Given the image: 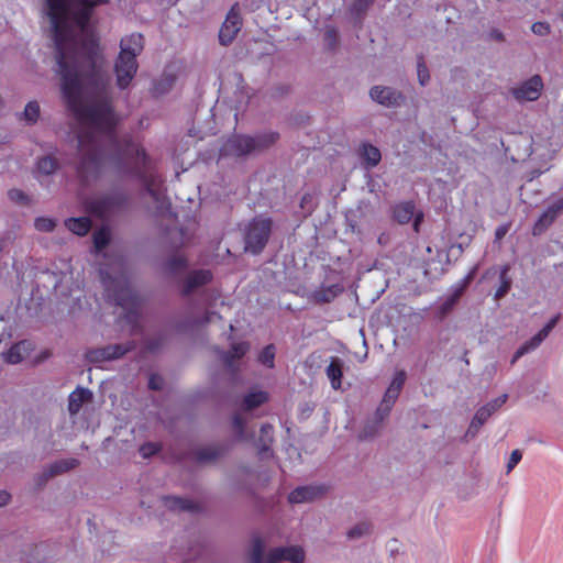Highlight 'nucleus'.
<instances>
[{"label":"nucleus","instance_id":"obj_1","mask_svg":"<svg viewBox=\"0 0 563 563\" xmlns=\"http://www.w3.org/2000/svg\"><path fill=\"white\" fill-rule=\"evenodd\" d=\"M109 0H45L46 14L56 51L57 71L62 77V91L69 103L81 96L85 80L88 96L77 109L82 128L77 134L79 161L76 173L82 186H88L101 173L103 142L110 147V162L119 172H128L130 165L140 170L145 191L154 200H159L155 188L158 180L150 169V157L145 150L131 136H120L117 128L122 117L115 110L114 90L111 76L106 69L104 58L96 47H79L73 35L70 23L85 29L98 5Z\"/></svg>","mask_w":563,"mask_h":563},{"label":"nucleus","instance_id":"obj_2","mask_svg":"<svg viewBox=\"0 0 563 563\" xmlns=\"http://www.w3.org/2000/svg\"><path fill=\"white\" fill-rule=\"evenodd\" d=\"M100 275L109 301L124 310L123 319L131 325L133 332H141L142 300L140 296L125 279L114 278L103 271L100 272Z\"/></svg>","mask_w":563,"mask_h":563},{"label":"nucleus","instance_id":"obj_3","mask_svg":"<svg viewBox=\"0 0 563 563\" xmlns=\"http://www.w3.org/2000/svg\"><path fill=\"white\" fill-rule=\"evenodd\" d=\"M87 209L99 219L120 212L128 205V196L119 189L99 194L87 201Z\"/></svg>","mask_w":563,"mask_h":563},{"label":"nucleus","instance_id":"obj_4","mask_svg":"<svg viewBox=\"0 0 563 563\" xmlns=\"http://www.w3.org/2000/svg\"><path fill=\"white\" fill-rule=\"evenodd\" d=\"M272 227L273 221L269 217L264 214L254 217L245 229V251L254 255L260 254L271 238Z\"/></svg>","mask_w":563,"mask_h":563},{"label":"nucleus","instance_id":"obj_5","mask_svg":"<svg viewBox=\"0 0 563 563\" xmlns=\"http://www.w3.org/2000/svg\"><path fill=\"white\" fill-rule=\"evenodd\" d=\"M135 347L136 343L133 340L126 341L125 343L91 347L85 352V360L91 364L114 361L123 357Z\"/></svg>","mask_w":563,"mask_h":563},{"label":"nucleus","instance_id":"obj_6","mask_svg":"<svg viewBox=\"0 0 563 563\" xmlns=\"http://www.w3.org/2000/svg\"><path fill=\"white\" fill-rule=\"evenodd\" d=\"M508 395L503 394L501 396L497 397L496 399H493L492 401L485 404L481 408L477 409L475 412L468 429L465 433V440L468 441L470 439H474L481 428L485 424V422L499 409L503 407V405L507 401Z\"/></svg>","mask_w":563,"mask_h":563},{"label":"nucleus","instance_id":"obj_7","mask_svg":"<svg viewBox=\"0 0 563 563\" xmlns=\"http://www.w3.org/2000/svg\"><path fill=\"white\" fill-rule=\"evenodd\" d=\"M139 64L136 58L119 53L114 63V74L119 89H126L136 75Z\"/></svg>","mask_w":563,"mask_h":563},{"label":"nucleus","instance_id":"obj_8","mask_svg":"<svg viewBox=\"0 0 563 563\" xmlns=\"http://www.w3.org/2000/svg\"><path fill=\"white\" fill-rule=\"evenodd\" d=\"M543 81L540 75H533L517 87L509 89V93L518 102L536 101L541 96Z\"/></svg>","mask_w":563,"mask_h":563},{"label":"nucleus","instance_id":"obj_9","mask_svg":"<svg viewBox=\"0 0 563 563\" xmlns=\"http://www.w3.org/2000/svg\"><path fill=\"white\" fill-rule=\"evenodd\" d=\"M255 152L252 136L234 134L221 147L222 156L245 157Z\"/></svg>","mask_w":563,"mask_h":563},{"label":"nucleus","instance_id":"obj_10","mask_svg":"<svg viewBox=\"0 0 563 563\" xmlns=\"http://www.w3.org/2000/svg\"><path fill=\"white\" fill-rule=\"evenodd\" d=\"M369 97L373 101L386 108H398L406 101V97L401 91L388 86L372 87Z\"/></svg>","mask_w":563,"mask_h":563},{"label":"nucleus","instance_id":"obj_11","mask_svg":"<svg viewBox=\"0 0 563 563\" xmlns=\"http://www.w3.org/2000/svg\"><path fill=\"white\" fill-rule=\"evenodd\" d=\"M475 272L476 267H474L464 278H462L461 280L451 286L450 294L445 297L444 301L441 303L439 308V313L441 318H444L453 310V308L464 294L465 289L472 283L475 276Z\"/></svg>","mask_w":563,"mask_h":563},{"label":"nucleus","instance_id":"obj_12","mask_svg":"<svg viewBox=\"0 0 563 563\" xmlns=\"http://www.w3.org/2000/svg\"><path fill=\"white\" fill-rule=\"evenodd\" d=\"M238 3H235L229 11L224 22L219 31V42L221 45L227 46L231 44L236 37L242 26V18L236 11Z\"/></svg>","mask_w":563,"mask_h":563},{"label":"nucleus","instance_id":"obj_13","mask_svg":"<svg viewBox=\"0 0 563 563\" xmlns=\"http://www.w3.org/2000/svg\"><path fill=\"white\" fill-rule=\"evenodd\" d=\"M327 492L328 487L322 484L298 486L289 493L288 501L290 504L312 503L322 498Z\"/></svg>","mask_w":563,"mask_h":563},{"label":"nucleus","instance_id":"obj_14","mask_svg":"<svg viewBox=\"0 0 563 563\" xmlns=\"http://www.w3.org/2000/svg\"><path fill=\"white\" fill-rule=\"evenodd\" d=\"M288 561L290 563H303L305 552L300 547H277L272 549L266 555V563H280Z\"/></svg>","mask_w":563,"mask_h":563},{"label":"nucleus","instance_id":"obj_15","mask_svg":"<svg viewBox=\"0 0 563 563\" xmlns=\"http://www.w3.org/2000/svg\"><path fill=\"white\" fill-rule=\"evenodd\" d=\"M212 277V273L209 269L192 271L185 280L181 295L184 297L190 296L195 289L209 284Z\"/></svg>","mask_w":563,"mask_h":563},{"label":"nucleus","instance_id":"obj_16","mask_svg":"<svg viewBox=\"0 0 563 563\" xmlns=\"http://www.w3.org/2000/svg\"><path fill=\"white\" fill-rule=\"evenodd\" d=\"M407 374L404 369L397 371L390 385L384 394L382 401H384L385 408H393L399 394L405 385Z\"/></svg>","mask_w":563,"mask_h":563},{"label":"nucleus","instance_id":"obj_17","mask_svg":"<svg viewBox=\"0 0 563 563\" xmlns=\"http://www.w3.org/2000/svg\"><path fill=\"white\" fill-rule=\"evenodd\" d=\"M229 451L227 444L208 445L196 449L192 452L194 460L198 463H209L219 460Z\"/></svg>","mask_w":563,"mask_h":563},{"label":"nucleus","instance_id":"obj_18","mask_svg":"<svg viewBox=\"0 0 563 563\" xmlns=\"http://www.w3.org/2000/svg\"><path fill=\"white\" fill-rule=\"evenodd\" d=\"M274 443V427L271 423L262 424L260 435L255 442L258 449V455L264 459L273 456L272 445Z\"/></svg>","mask_w":563,"mask_h":563},{"label":"nucleus","instance_id":"obj_19","mask_svg":"<svg viewBox=\"0 0 563 563\" xmlns=\"http://www.w3.org/2000/svg\"><path fill=\"white\" fill-rule=\"evenodd\" d=\"M144 48V37L141 33H132L120 41V52L136 58Z\"/></svg>","mask_w":563,"mask_h":563},{"label":"nucleus","instance_id":"obj_20","mask_svg":"<svg viewBox=\"0 0 563 563\" xmlns=\"http://www.w3.org/2000/svg\"><path fill=\"white\" fill-rule=\"evenodd\" d=\"M358 155L366 169L374 168L379 164L382 159V153L379 148L371 143H363Z\"/></svg>","mask_w":563,"mask_h":563},{"label":"nucleus","instance_id":"obj_21","mask_svg":"<svg viewBox=\"0 0 563 563\" xmlns=\"http://www.w3.org/2000/svg\"><path fill=\"white\" fill-rule=\"evenodd\" d=\"M163 503L166 508L169 510H178V511H189L196 512L199 510V505L194 503L190 499L181 498L177 496H165L163 497Z\"/></svg>","mask_w":563,"mask_h":563},{"label":"nucleus","instance_id":"obj_22","mask_svg":"<svg viewBox=\"0 0 563 563\" xmlns=\"http://www.w3.org/2000/svg\"><path fill=\"white\" fill-rule=\"evenodd\" d=\"M31 342L22 340L13 344L7 353H4V360L10 364H18L24 360V357L31 351Z\"/></svg>","mask_w":563,"mask_h":563},{"label":"nucleus","instance_id":"obj_23","mask_svg":"<svg viewBox=\"0 0 563 563\" xmlns=\"http://www.w3.org/2000/svg\"><path fill=\"white\" fill-rule=\"evenodd\" d=\"M92 393L88 388L78 387L74 390L68 398V411L76 415L81 409L82 405L90 400Z\"/></svg>","mask_w":563,"mask_h":563},{"label":"nucleus","instance_id":"obj_24","mask_svg":"<svg viewBox=\"0 0 563 563\" xmlns=\"http://www.w3.org/2000/svg\"><path fill=\"white\" fill-rule=\"evenodd\" d=\"M416 206L412 201H405L394 207L393 218L400 224H407L415 217Z\"/></svg>","mask_w":563,"mask_h":563},{"label":"nucleus","instance_id":"obj_25","mask_svg":"<svg viewBox=\"0 0 563 563\" xmlns=\"http://www.w3.org/2000/svg\"><path fill=\"white\" fill-rule=\"evenodd\" d=\"M325 372L332 388L335 390L339 389L341 387L343 376V361L339 357H332Z\"/></svg>","mask_w":563,"mask_h":563},{"label":"nucleus","instance_id":"obj_26","mask_svg":"<svg viewBox=\"0 0 563 563\" xmlns=\"http://www.w3.org/2000/svg\"><path fill=\"white\" fill-rule=\"evenodd\" d=\"M279 139V133L276 131H265L252 136L255 152L264 151L274 145Z\"/></svg>","mask_w":563,"mask_h":563},{"label":"nucleus","instance_id":"obj_27","mask_svg":"<svg viewBox=\"0 0 563 563\" xmlns=\"http://www.w3.org/2000/svg\"><path fill=\"white\" fill-rule=\"evenodd\" d=\"M65 227L78 236H85L91 228V221L86 217L68 218L65 220Z\"/></svg>","mask_w":563,"mask_h":563},{"label":"nucleus","instance_id":"obj_28","mask_svg":"<svg viewBox=\"0 0 563 563\" xmlns=\"http://www.w3.org/2000/svg\"><path fill=\"white\" fill-rule=\"evenodd\" d=\"M79 465V461L77 459H63L58 460L48 466H46L49 471V475L53 477L67 473Z\"/></svg>","mask_w":563,"mask_h":563},{"label":"nucleus","instance_id":"obj_29","mask_svg":"<svg viewBox=\"0 0 563 563\" xmlns=\"http://www.w3.org/2000/svg\"><path fill=\"white\" fill-rule=\"evenodd\" d=\"M509 271H510L509 264H505L500 267V271H499L500 285L494 295L496 300L504 298L511 288L512 280L509 277Z\"/></svg>","mask_w":563,"mask_h":563},{"label":"nucleus","instance_id":"obj_30","mask_svg":"<svg viewBox=\"0 0 563 563\" xmlns=\"http://www.w3.org/2000/svg\"><path fill=\"white\" fill-rule=\"evenodd\" d=\"M168 334L166 331H159L153 336L145 339L144 347L148 353H157L167 343Z\"/></svg>","mask_w":563,"mask_h":563},{"label":"nucleus","instance_id":"obj_31","mask_svg":"<svg viewBox=\"0 0 563 563\" xmlns=\"http://www.w3.org/2000/svg\"><path fill=\"white\" fill-rule=\"evenodd\" d=\"M232 427L235 432V439L238 441H252L254 439V432H249L245 428V420L239 413L234 415L232 420Z\"/></svg>","mask_w":563,"mask_h":563},{"label":"nucleus","instance_id":"obj_32","mask_svg":"<svg viewBox=\"0 0 563 563\" xmlns=\"http://www.w3.org/2000/svg\"><path fill=\"white\" fill-rule=\"evenodd\" d=\"M556 220V217L555 214L553 213H550V210L547 208V210H544L542 212V214L538 218V220L536 221L533 228H532V234L534 236L537 235H541L542 233H544L548 228Z\"/></svg>","mask_w":563,"mask_h":563},{"label":"nucleus","instance_id":"obj_33","mask_svg":"<svg viewBox=\"0 0 563 563\" xmlns=\"http://www.w3.org/2000/svg\"><path fill=\"white\" fill-rule=\"evenodd\" d=\"M40 104L37 101H29L24 108V111L21 113L20 119L25 121L26 124L33 125L37 122L40 118Z\"/></svg>","mask_w":563,"mask_h":563},{"label":"nucleus","instance_id":"obj_34","mask_svg":"<svg viewBox=\"0 0 563 563\" xmlns=\"http://www.w3.org/2000/svg\"><path fill=\"white\" fill-rule=\"evenodd\" d=\"M268 399L267 393L265 391H255L247 394L243 399V408L244 410H252L262 404L266 402Z\"/></svg>","mask_w":563,"mask_h":563},{"label":"nucleus","instance_id":"obj_35","mask_svg":"<svg viewBox=\"0 0 563 563\" xmlns=\"http://www.w3.org/2000/svg\"><path fill=\"white\" fill-rule=\"evenodd\" d=\"M37 170L43 175H52L58 168V162L51 155L41 157L36 164Z\"/></svg>","mask_w":563,"mask_h":563},{"label":"nucleus","instance_id":"obj_36","mask_svg":"<svg viewBox=\"0 0 563 563\" xmlns=\"http://www.w3.org/2000/svg\"><path fill=\"white\" fill-rule=\"evenodd\" d=\"M373 3L374 0H354L350 7V13L357 22H361Z\"/></svg>","mask_w":563,"mask_h":563},{"label":"nucleus","instance_id":"obj_37","mask_svg":"<svg viewBox=\"0 0 563 563\" xmlns=\"http://www.w3.org/2000/svg\"><path fill=\"white\" fill-rule=\"evenodd\" d=\"M250 560L251 563H266V558L264 559V544L260 537H254L252 540Z\"/></svg>","mask_w":563,"mask_h":563},{"label":"nucleus","instance_id":"obj_38","mask_svg":"<svg viewBox=\"0 0 563 563\" xmlns=\"http://www.w3.org/2000/svg\"><path fill=\"white\" fill-rule=\"evenodd\" d=\"M275 354L276 349L274 344L266 345L258 355V362L267 368H274L275 366Z\"/></svg>","mask_w":563,"mask_h":563},{"label":"nucleus","instance_id":"obj_39","mask_svg":"<svg viewBox=\"0 0 563 563\" xmlns=\"http://www.w3.org/2000/svg\"><path fill=\"white\" fill-rule=\"evenodd\" d=\"M187 260L184 256H172L165 262V269L170 275H176L179 271L186 268Z\"/></svg>","mask_w":563,"mask_h":563},{"label":"nucleus","instance_id":"obj_40","mask_svg":"<svg viewBox=\"0 0 563 563\" xmlns=\"http://www.w3.org/2000/svg\"><path fill=\"white\" fill-rule=\"evenodd\" d=\"M372 526L367 522H360L352 527L347 532L346 537L350 540L361 539L371 533Z\"/></svg>","mask_w":563,"mask_h":563},{"label":"nucleus","instance_id":"obj_41","mask_svg":"<svg viewBox=\"0 0 563 563\" xmlns=\"http://www.w3.org/2000/svg\"><path fill=\"white\" fill-rule=\"evenodd\" d=\"M57 221L54 218L48 217H37L34 220V228L38 232H52L56 228Z\"/></svg>","mask_w":563,"mask_h":563},{"label":"nucleus","instance_id":"obj_42","mask_svg":"<svg viewBox=\"0 0 563 563\" xmlns=\"http://www.w3.org/2000/svg\"><path fill=\"white\" fill-rule=\"evenodd\" d=\"M324 43L328 51H335L339 46L340 38H339V32L333 26H328L324 32Z\"/></svg>","mask_w":563,"mask_h":563},{"label":"nucleus","instance_id":"obj_43","mask_svg":"<svg viewBox=\"0 0 563 563\" xmlns=\"http://www.w3.org/2000/svg\"><path fill=\"white\" fill-rule=\"evenodd\" d=\"M163 449L161 443L157 442H145L139 448V453L143 459H151L156 455Z\"/></svg>","mask_w":563,"mask_h":563},{"label":"nucleus","instance_id":"obj_44","mask_svg":"<svg viewBox=\"0 0 563 563\" xmlns=\"http://www.w3.org/2000/svg\"><path fill=\"white\" fill-rule=\"evenodd\" d=\"M417 76L418 82L424 87L430 81L429 69L426 65L423 56H418L417 58Z\"/></svg>","mask_w":563,"mask_h":563},{"label":"nucleus","instance_id":"obj_45","mask_svg":"<svg viewBox=\"0 0 563 563\" xmlns=\"http://www.w3.org/2000/svg\"><path fill=\"white\" fill-rule=\"evenodd\" d=\"M544 340L537 333L518 347V354H528L538 349Z\"/></svg>","mask_w":563,"mask_h":563},{"label":"nucleus","instance_id":"obj_46","mask_svg":"<svg viewBox=\"0 0 563 563\" xmlns=\"http://www.w3.org/2000/svg\"><path fill=\"white\" fill-rule=\"evenodd\" d=\"M544 340L537 333L518 347V354H528L538 349Z\"/></svg>","mask_w":563,"mask_h":563},{"label":"nucleus","instance_id":"obj_47","mask_svg":"<svg viewBox=\"0 0 563 563\" xmlns=\"http://www.w3.org/2000/svg\"><path fill=\"white\" fill-rule=\"evenodd\" d=\"M195 327H196L195 319L191 317H188L181 321H176L174 323V329L179 333L187 332V331L194 329Z\"/></svg>","mask_w":563,"mask_h":563},{"label":"nucleus","instance_id":"obj_48","mask_svg":"<svg viewBox=\"0 0 563 563\" xmlns=\"http://www.w3.org/2000/svg\"><path fill=\"white\" fill-rule=\"evenodd\" d=\"M561 319V314L558 313L556 316L552 317L548 323L538 332L539 336L545 340L550 332L554 329L559 320Z\"/></svg>","mask_w":563,"mask_h":563},{"label":"nucleus","instance_id":"obj_49","mask_svg":"<svg viewBox=\"0 0 563 563\" xmlns=\"http://www.w3.org/2000/svg\"><path fill=\"white\" fill-rule=\"evenodd\" d=\"M561 319V314L558 313L556 316L552 317L548 323L538 332L539 336L545 340L550 332L554 329L559 320Z\"/></svg>","mask_w":563,"mask_h":563},{"label":"nucleus","instance_id":"obj_50","mask_svg":"<svg viewBox=\"0 0 563 563\" xmlns=\"http://www.w3.org/2000/svg\"><path fill=\"white\" fill-rule=\"evenodd\" d=\"M561 319V314L558 313L556 316L552 317L548 323L538 332L539 336L545 340L550 332L554 329L559 320Z\"/></svg>","mask_w":563,"mask_h":563},{"label":"nucleus","instance_id":"obj_51","mask_svg":"<svg viewBox=\"0 0 563 563\" xmlns=\"http://www.w3.org/2000/svg\"><path fill=\"white\" fill-rule=\"evenodd\" d=\"M53 476L49 475V471L47 467H44L43 471L35 475L34 483L37 489L43 488L46 483L52 479Z\"/></svg>","mask_w":563,"mask_h":563},{"label":"nucleus","instance_id":"obj_52","mask_svg":"<svg viewBox=\"0 0 563 563\" xmlns=\"http://www.w3.org/2000/svg\"><path fill=\"white\" fill-rule=\"evenodd\" d=\"M8 196L12 201H15L21 205H26L29 202L27 195L20 189H11L8 191Z\"/></svg>","mask_w":563,"mask_h":563},{"label":"nucleus","instance_id":"obj_53","mask_svg":"<svg viewBox=\"0 0 563 563\" xmlns=\"http://www.w3.org/2000/svg\"><path fill=\"white\" fill-rule=\"evenodd\" d=\"M531 31L539 36H545L550 34L551 27L547 22H534L531 25Z\"/></svg>","mask_w":563,"mask_h":563},{"label":"nucleus","instance_id":"obj_54","mask_svg":"<svg viewBox=\"0 0 563 563\" xmlns=\"http://www.w3.org/2000/svg\"><path fill=\"white\" fill-rule=\"evenodd\" d=\"M230 351H232L233 355H235V358H241L249 351V343H246V342L234 343L231 345Z\"/></svg>","mask_w":563,"mask_h":563},{"label":"nucleus","instance_id":"obj_55","mask_svg":"<svg viewBox=\"0 0 563 563\" xmlns=\"http://www.w3.org/2000/svg\"><path fill=\"white\" fill-rule=\"evenodd\" d=\"M521 451L518 449L514 450L507 463V473L511 472L515 468V466L521 461Z\"/></svg>","mask_w":563,"mask_h":563},{"label":"nucleus","instance_id":"obj_56","mask_svg":"<svg viewBox=\"0 0 563 563\" xmlns=\"http://www.w3.org/2000/svg\"><path fill=\"white\" fill-rule=\"evenodd\" d=\"M96 249L102 250L109 244V236L104 232H98L93 235Z\"/></svg>","mask_w":563,"mask_h":563},{"label":"nucleus","instance_id":"obj_57","mask_svg":"<svg viewBox=\"0 0 563 563\" xmlns=\"http://www.w3.org/2000/svg\"><path fill=\"white\" fill-rule=\"evenodd\" d=\"M164 380L159 375L153 374L148 379V388L152 390H161L163 388Z\"/></svg>","mask_w":563,"mask_h":563},{"label":"nucleus","instance_id":"obj_58","mask_svg":"<svg viewBox=\"0 0 563 563\" xmlns=\"http://www.w3.org/2000/svg\"><path fill=\"white\" fill-rule=\"evenodd\" d=\"M213 316H217L219 319H221V316L217 314L214 311H207L201 318H194L196 327L208 324L211 322V318Z\"/></svg>","mask_w":563,"mask_h":563},{"label":"nucleus","instance_id":"obj_59","mask_svg":"<svg viewBox=\"0 0 563 563\" xmlns=\"http://www.w3.org/2000/svg\"><path fill=\"white\" fill-rule=\"evenodd\" d=\"M391 408H385L384 407V401H380V405L378 406L376 412H375V418L377 421H383L390 412Z\"/></svg>","mask_w":563,"mask_h":563},{"label":"nucleus","instance_id":"obj_60","mask_svg":"<svg viewBox=\"0 0 563 563\" xmlns=\"http://www.w3.org/2000/svg\"><path fill=\"white\" fill-rule=\"evenodd\" d=\"M334 298V294L330 290H323L316 294V300L318 302H330Z\"/></svg>","mask_w":563,"mask_h":563},{"label":"nucleus","instance_id":"obj_61","mask_svg":"<svg viewBox=\"0 0 563 563\" xmlns=\"http://www.w3.org/2000/svg\"><path fill=\"white\" fill-rule=\"evenodd\" d=\"M221 360L223 361L227 367H231L233 361L235 360V355H233L232 351H223L221 352Z\"/></svg>","mask_w":563,"mask_h":563},{"label":"nucleus","instance_id":"obj_62","mask_svg":"<svg viewBox=\"0 0 563 563\" xmlns=\"http://www.w3.org/2000/svg\"><path fill=\"white\" fill-rule=\"evenodd\" d=\"M172 84H173L172 80L170 81H166V82L159 81V82L155 84V86H154L155 93H165V92H167L170 89Z\"/></svg>","mask_w":563,"mask_h":563},{"label":"nucleus","instance_id":"obj_63","mask_svg":"<svg viewBox=\"0 0 563 563\" xmlns=\"http://www.w3.org/2000/svg\"><path fill=\"white\" fill-rule=\"evenodd\" d=\"M488 37L499 43L505 41V34L498 29H492L488 33Z\"/></svg>","mask_w":563,"mask_h":563},{"label":"nucleus","instance_id":"obj_64","mask_svg":"<svg viewBox=\"0 0 563 563\" xmlns=\"http://www.w3.org/2000/svg\"><path fill=\"white\" fill-rule=\"evenodd\" d=\"M548 209L550 210V213L555 214L556 218L563 213V207L558 202L556 199L548 207Z\"/></svg>","mask_w":563,"mask_h":563}]
</instances>
